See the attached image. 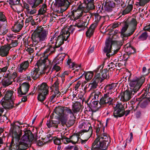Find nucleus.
<instances>
[{
  "mask_svg": "<svg viewBox=\"0 0 150 150\" xmlns=\"http://www.w3.org/2000/svg\"><path fill=\"white\" fill-rule=\"evenodd\" d=\"M24 134L19 141L22 135V132L19 134L14 130L12 132V139L10 146L11 150H25L28 147L30 142H31L34 137L30 130H23Z\"/></svg>",
  "mask_w": 150,
  "mask_h": 150,
  "instance_id": "obj_1",
  "label": "nucleus"
},
{
  "mask_svg": "<svg viewBox=\"0 0 150 150\" xmlns=\"http://www.w3.org/2000/svg\"><path fill=\"white\" fill-rule=\"evenodd\" d=\"M48 30L44 28L42 26L37 27L32 34L31 39L32 40L33 47L37 52L40 51L42 47L39 46L40 43H42L47 38Z\"/></svg>",
  "mask_w": 150,
  "mask_h": 150,
  "instance_id": "obj_2",
  "label": "nucleus"
},
{
  "mask_svg": "<svg viewBox=\"0 0 150 150\" xmlns=\"http://www.w3.org/2000/svg\"><path fill=\"white\" fill-rule=\"evenodd\" d=\"M110 138L104 134L98 136L92 144L93 148H97L102 150H107L110 142Z\"/></svg>",
  "mask_w": 150,
  "mask_h": 150,
  "instance_id": "obj_3",
  "label": "nucleus"
},
{
  "mask_svg": "<svg viewBox=\"0 0 150 150\" xmlns=\"http://www.w3.org/2000/svg\"><path fill=\"white\" fill-rule=\"evenodd\" d=\"M62 34L58 35L56 33L52 36H50V39L49 42V44H54L56 47H59L64 43V41L67 40L69 36V33L67 31H64V32L62 31Z\"/></svg>",
  "mask_w": 150,
  "mask_h": 150,
  "instance_id": "obj_4",
  "label": "nucleus"
},
{
  "mask_svg": "<svg viewBox=\"0 0 150 150\" xmlns=\"http://www.w3.org/2000/svg\"><path fill=\"white\" fill-rule=\"evenodd\" d=\"M137 22L133 18L128 23H125L122 28L121 33L123 37H127L132 35L137 28Z\"/></svg>",
  "mask_w": 150,
  "mask_h": 150,
  "instance_id": "obj_5",
  "label": "nucleus"
},
{
  "mask_svg": "<svg viewBox=\"0 0 150 150\" xmlns=\"http://www.w3.org/2000/svg\"><path fill=\"white\" fill-rule=\"evenodd\" d=\"M42 2V0H29L28 3H24L23 7L25 9L26 14L33 15L36 13V8Z\"/></svg>",
  "mask_w": 150,
  "mask_h": 150,
  "instance_id": "obj_6",
  "label": "nucleus"
},
{
  "mask_svg": "<svg viewBox=\"0 0 150 150\" xmlns=\"http://www.w3.org/2000/svg\"><path fill=\"white\" fill-rule=\"evenodd\" d=\"M129 85L131 90L135 93L139 91L145 81V78L142 76L138 78L135 76L132 79L129 77Z\"/></svg>",
  "mask_w": 150,
  "mask_h": 150,
  "instance_id": "obj_7",
  "label": "nucleus"
},
{
  "mask_svg": "<svg viewBox=\"0 0 150 150\" xmlns=\"http://www.w3.org/2000/svg\"><path fill=\"white\" fill-rule=\"evenodd\" d=\"M4 79L2 81L1 85L4 87H6L11 85L13 81H15V79L17 76V74L16 72L12 73L8 70L4 74Z\"/></svg>",
  "mask_w": 150,
  "mask_h": 150,
  "instance_id": "obj_8",
  "label": "nucleus"
},
{
  "mask_svg": "<svg viewBox=\"0 0 150 150\" xmlns=\"http://www.w3.org/2000/svg\"><path fill=\"white\" fill-rule=\"evenodd\" d=\"M49 47L44 52L43 57H42L38 61V64L39 65H41L42 64L45 63L47 62L48 61L47 59L48 55L54 52L55 51V48L58 47H56V45L54 44H50L48 43Z\"/></svg>",
  "mask_w": 150,
  "mask_h": 150,
  "instance_id": "obj_9",
  "label": "nucleus"
},
{
  "mask_svg": "<svg viewBox=\"0 0 150 150\" xmlns=\"http://www.w3.org/2000/svg\"><path fill=\"white\" fill-rule=\"evenodd\" d=\"M115 42V41L110 39L107 40L105 41V46L103 48V51L104 53L106 54V56L108 57H110L114 53H116L119 50L118 49L115 51L114 50L113 52H112V46Z\"/></svg>",
  "mask_w": 150,
  "mask_h": 150,
  "instance_id": "obj_10",
  "label": "nucleus"
},
{
  "mask_svg": "<svg viewBox=\"0 0 150 150\" xmlns=\"http://www.w3.org/2000/svg\"><path fill=\"white\" fill-rule=\"evenodd\" d=\"M125 108L124 106L122 104L118 103L117 104L114 109L113 116L116 118L120 117L124 115L127 116L130 112V110L125 111Z\"/></svg>",
  "mask_w": 150,
  "mask_h": 150,
  "instance_id": "obj_11",
  "label": "nucleus"
},
{
  "mask_svg": "<svg viewBox=\"0 0 150 150\" xmlns=\"http://www.w3.org/2000/svg\"><path fill=\"white\" fill-rule=\"evenodd\" d=\"M113 93L112 91L107 92L105 93L103 96L100 98L99 104L102 107H104L107 104L110 105L112 104L113 99L111 97L112 94Z\"/></svg>",
  "mask_w": 150,
  "mask_h": 150,
  "instance_id": "obj_12",
  "label": "nucleus"
},
{
  "mask_svg": "<svg viewBox=\"0 0 150 150\" xmlns=\"http://www.w3.org/2000/svg\"><path fill=\"white\" fill-rule=\"evenodd\" d=\"M99 68H98L97 69H96L95 71L96 73L95 76V80L93 79L91 83L89 84L88 88L90 90L94 89L97 88L98 86V83L100 81L101 82V78L100 77V73H97L98 71V70L99 69Z\"/></svg>",
  "mask_w": 150,
  "mask_h": 150,
  "instance_id": "obj_13",
  "label": "nucleus"
},
{
  "mask_svg": "<svg viewBox=\"0 0 150 150\" xmlns=\"http://www.w3.org/2000/svg\"><path fill=\"white\" fill-rule=\"evenodd\" d=\"M1 104L2 107L5 109H11L16 106H17L19 105L20 103H14V101L6 99H2L1 101Z\"/></svg>",
  "mask_w": 150,
  "mask_h": 150,
  "instance_id": "obj_14",
  "label": "nucleus"
},
{
  "mask_svg": "<svg viewBox=\"0 0 150 150\" xmlns=\"http://www.w3.org/2000/svg\"><path fill=\"white\" fill-rule=\"evenodd\" d=\"M79 127L82 129V130L80 132V134L81 135L82 134V133L85 132H88V138H89L91 135L92 131V127L90 126L89 124H86L85 123H82L79 125Z\"/></svg>",
  "mask_w": 150,
  "mask_h": 150,
  "instance_id": "obj_15",
  "label": "nucleus"
},
{
  "mask_svg": "<svg viewBox=\"0 0 150 150\" xmlns=\"http://www.w3.org/2000/svg\"><path fill=\"white\" fill-rule=\"evenodd\" d=\"M29 85L27 83H23L18 89V96H22L23 95L26 94L29 90Z\"/></svg>",
  "mask_w": 150,
  "mask_h": 150,
  "instance_id": "obj_16",
  "label": "nucleus"
},
{
  "mask_svg": "<svg viewBox=\"0 0 150 150\" xmlns=\"http://www.w3.org/2000/svg\"><path fill=\"white\" fill-rule=\"evenodd\" d=\"M71 16L74 19V20H77L81 16H83L84 14L86 13L84 12L77 8L76 9L74 8L73 7L72 9Z\"/></svg>",
  "mask_w": 150,
  "mask_h": 150,
  "instance_id": "obj_17",
  "label": "nucleus"
},
{
  "mask_svg": "<svg viewBox=\"0 0 150 150\" xmlns=\"http://www.w3.org/2000/svg\"><path fill=\"white\" fill-rule=\"evenodd\" d=\"M45 64H42L41 65H39L38 64V62L37 63V68H34L31 72L30 76L34 80H35L39 77L40 73L39 72L40 71V66L43 65V67L45 66Z\"/></svg>",
  "mask_w": 150,
  "mask_h": 150,
  "instance_id": "obj_18",
  "label": "nucleus"
},
{
  "mask_svg": "<svg viewBox=\"0 0 150 150\" xmlns=\"http://www.w3.org/2000/svg\"><path fill=\"white\" fill-rule=\"evenodd\" d=\"M135 93L131 90L126 91L123 92L121 98V100L124 101H127L129 100L132 97L133 95Z\"/></svg>",
  "mask_w": 150,
  "mask_h": 150,
  "instance_id": "obj_19",
  "label": "nucleus"
},
{
  "mask_svg": "<svg viewBox=\"0 0 150 150\" xmlns=\"http://www.w3.org/2000/svg\"><path fill=\"white\" fill-rule=\"evenodd\" d=\"M145 96L142 94L140 98H137L139 106L142 108H145L147 105L148 102H149L148 100L145 98Z\"/></svg>",
  "mask_w": 150,
  "mask_h": 150,
  "instance_id": "obj_20",
  "label": "nucleus"
},
{
  "mask_svg": "<svg viewBox=\"0 0 150 150\" xmlns=\"http://www.w3.org/2000/svg\"><path fill=\"white\" fill-rule=\"evenodd\" d=\"M115 6V3L113 1L106 2L104 6V12H112Z\"/></svg>",
  "mask_w": 150,
  "mask_h": 150,
  "instance_id": "obj_21",
  "label": "nucleus"
},
{
  "mask_svg": "<svg viewBox=\"0 0 150 150\" xmlns=\"http://www.w3.org/2000/svg\"><path fill=\"white\" fill-rule=\"evenodd\" d=\"M11 47L8 45H4L0 48V56L6 57L9 53Z\"/></svg>",
  "mask_w": 150,
  "mask_h": 150,
  "instance_id": "obj_22",
  "label": "nucleus"
},
{
  "mask_svg": "<svg viewBox=\"0 0 150 150\" xmlns=\"http://www.w3.org/2000/svg\"><path fill=\"white\" fill-rule=\"evenodd\" d=\"M56 3L57 5L59 6H62L63 10H66L70 5V2L66 0H56Z\"/></svg>",
  "mask_w": 150,
  "mask_h": 150,
  "instance_id": "obj_23",
  "label": "nucleus"
},
{
  "mask_svg": "<svg viewBox=\"0 0 150 150\" xmlns=\"http://www.w3.org/2000/svg\"><path fill=\"white\" fill-rule=\"evenodd\" d=\"M39 93L48 94V87L47 84L45 83H43L40 86H38Z\"/></svg>",
  "mask_w": 150,
  "mask_h": 150,
  "instance_id": "obj_24",
  "label": "nucleus"
},
{
  "mask_svg": "<svg viewBox=\"0 0 150 150\" xmlns=\"http://www.w3.org/2000/svg\"><path fill=\"white\" fill-rule=\"evenodd\" d=\"M102 67L101 69L100 70V72L101 73V77H100L101 78V81L102 80V78L103 79H108L109 78V73L108 71V70L106 69H102L103 68V66H99L97 69H97L98 68H99V69L98 70V71H99V70L100 69V68L101 67ZM98 71L97 73H98Z\"/></svg>",
  "mask_w": 150,
  "mask_h": 150,
  "instance_id": "obj_25",
  "label": "nucleus"
},
{
  "mask_svg": "<svg viewBox=\"0 0 150 150\" xmlns=\"http://www.w3.org/2000/svg\"><path fill=\"white\" fill-rule=\"evenodd\" d=\"M29 65L28 61H24L21 62L18 67V70L20 72H22L27 69Z\"/></svg>",
  "mask_w": 150,
  "mask_h": 150,
  "instance_id": "obj_26",
  "label": "nucleus"
},
{
  "mask_svg": "<svg viewBox=\"0 0 150 150\" xmlns=\"http://www.w3.org/2000/svg\"><path fill=\"white\" fill-rule=\"evenodd\" d=\"M65 54H60L57 56L54 59L53 62L56 64H62V61L65 56Z\"/></svg>",
  "mask_w": 150,
  "mask_h": 150,
  "instance_id": "obj_27",
  "label": "nucleus"
},
{
  "mask_svg": "<svg viewBox=\"0 0 150 150\" xmlns=\"http://www.w3.org/2000/svg\"><path fill=\"white\" fill-rule=\"evenodd\" d=\"M24 20L21 19H19L14 25V28L15 29L16 32L19 31L23 25Z\"/></svg>",
  "mask_w": 150,
  "mask_h": 150,
  "instance_id": "obj_28",
  "label": "nucleus"
},
{
  "mask_svg": "<svg viewBox=\"0 0 150 150\" xmlns=\"http://www.w3.org/2000/svg\"><path fill=\"white\" fill-rule=\"evenodd\" d=\"M97 26L96 23L92 24L90 26L89 28L86 31V34L87 37H90L93 35L95 28Z\"/></svg>",
  "mask_w": 150,
  "mask_h": 150,
  "instance_id": "obj_29",
  "label": "nucleus"
},
{
  "mask_svg": "<svg viewBox=\"0 0 150 150\" xmlns=\"http://www.w3.org/2000/svg\"><path fill=\"white\" fill-rule=\"evenodd\" d=\"M13 92L11 90L7 91L3 99L14 101L15 100L13 95Z\"/></svg>",
  "mask_w": 150,
  "mask_h": 150,
  "instance_id": "obj_30",
  "label": "nucleus"
},
{
  "mask_svg": "<svg viewBox=\"0 0 150 150\" xmlns=\"http://www.w3.org/2000/svg\"><path fill=\"white\" fill-rule=\"evenodd\" d=\"M79 2L80 4L77 8L86 13L87 12L85 11V10L87 9V4L85 0H79Z\"/></svg>",
  "mask_w": 150,
  "mask_h": 150,
  "instance_id": "obj_31",
  "label": "nucleus"
},
{
  "mask_svg": "<svg viewBox=\"0 0 150 150\" xmlns=\"http://www.w3.org/2000/svg\"><path fill=\"white\" fill-rule=\"evenodd\" d=\"M70 115V117H74V112L70 109L67 107L64 108L63 116L68 118L69 115Z\"/></svg>",
  "mask_w": 150,
  "mask_h": 150,
  "instance_id": "obj_32",
  "label": "nucleus"
},
{
  "mask_svg": "<svg viewBox=\"0 0 150 150\" xmlns=\"http://www.w3.org/2000/svg\"><path fill=\"white\" fill-rule=\"evenodd\" d=\"M81 107V104L79 102H76L74 103L72 108V110L74 113L79 112Z\"/></svg>",
  "mask_w": 150,
  "mask_h": 150,
  "instance_id": "obj_33",
  "label": "nucleus"
},
{
  "mask_svg": "<svg viewBox=\"0 0 150 150\" xmlns=\"http://www.w3.org/2000/svg\"><path fill=\"white\" fill-rule=\"evenodd\" d=\"M23 122H20L19 121H16L14 122L13 128L12 129H11L10 132L12 134V132L13 130L16 132L18 133V134H19L21 132H22V130H20V132H18V133L16 131L15 128H16V127H18L19 129H21L22 128V126H19V125H23Z\"/></svg>",
  "mask_w": 150,
  "mask_h": 150,
  "instance_id": "obj_34",
  "label": "nucleus"
},
{
  "mask_svg": "<svg viewBox=\"0 0 150 150\" xmlns=\"http://www.w3.org/2000/svg\"><path fill=\"white\" fill-rule=\"evenodd\" d=\"M87 23L85 21L83 22L81 20H78L77 21L75 24V26H77L78 28H83L84 29L85 27L86 26Z\"/></svg>",
  "mask_w": 150,
  "mask_h": 150,
  "instance_id": "obj_35",
  "label": "nucleus"
},
{
  "mask_svg": "<svg viewBox=\"0 0 150 150\" xmlns=\"http://www.w3.org/2000/svg\"><path fill=\"white\" fill-rule=\"evenodd\" d=\"M64 108L58 107L55 109V113L60 117L63 116Z\"/></svg>",
  "mask_w": 150,
  "mask_h": 150,
  "instance_id": "obj_36",
  "label": "nucleus"
},
{
  "mask_svg": "<svg viewBox=\"0 0 150 150\" xmlns=\"http://www.w3.org/2000/svg\"><path fill=\"white\" fill-rule=\"evenodd\" d=\"M81 134L79 133V135L74 134L71 136V143L73 144H75L78 141L79 138V136Z\"/></svg>",
  "mask_w": 150,
  "mask_h": 150,
  "instance_id": "obj_37",
  "label": "nucleus"
},
{
  "mask_svg": "<svg viewBox=\"0 0 150 150\" xmlns=\"http://www.w3.org/2000/svg\"><path fill=\"white\" fill-rule=\"evenodd\" d=\"M95 8L94 5L93 4V1H88L87 4V9L85 10V11L88 13L90 10L93 9Z\"/></svg>",
  "mask_w": 150,
  "mask_h": 150,
  "instance_id": "obj_38",
  "label": "nucleus"
},
{
  "mask_svg": "<svg viewBox=\"0 0 150 150\" xmlns=\"http://www.w3.org/2000/svg\"><path fill=\"white\" fill-rule=\"evenodd\" d=\"M129 5H128L126 8L122 11V14L125 15L129 13L132 10L133 6L132 5V2L130 3Z\"/></svg>",
  "mask_w": 150,
  "mask_h": 150,
  "instance_id": "obj_39",
  "label": "nucleus"
},
{
  "mask_svg": "<svg viewBox=\"0 0 150 150\" xmlns=\"http://www.w3.org/2000/svg\"><path fill=\"white\" fill-rule=\"evenodd\" d=\"M125 50L128 55L133 54L135 52V49L131 46L127 47L125 48Z\"/></svg>",
  "mask_w": 150,
  "mask_h": 150,
  "instance_id": "obj_40",
  "label": "nucleus"
},
{
  "mask_svg": "<svg viewBox=\"0 0 150 150\" xmlns=\"http://www.w3.org/2000/svg\"><path fill=\"white\" fill-rule=\"evenodd\" d=\"M148 37V33L146 31L142 32L141 35L138 37V38L141 40H146Z\"/></svg>",
  "mask_w": 150,
  "mask_h": 150,
  "instance_id": "obj_41",
  "label": "nucleus"
},
{
  "mask_svg": "<svg viewBox=\"0 0 150 150\" xmlns=\"http://www.w3.org/2000/svg\"><path fill=\"white\" fill-rule=\"evenodd\" d=\"M90 106L91 108L96 110L98 109L100 107V106H98V101H96L92 102L90 104Z\"/></svg>",
  "mask_w": 150,
  "mask_h": 150,
  "instance_id": "obj_42",
  "label": "nucleus"
},
{
  "mask_svg": "<svg viewBox=\"0 0 150 150\" xmlns=\"http://www.w3.org/2000/svg\"><path fill=\"white\" fill-rule=\"evenodd\" d=\"M67 117L62 116L61 117L60 122L61 124L63 126H67V122L68 119Z\"/></svg>",
  "mask_w": 150,
  "mask_h": 150,
  "instance_id": "obj_43",
  "label": "nucleus"
},
{
  "mask_svg": "<svg viewBox=\"0 0 150 150\" xmlns=\"http://www.w3.org/2000/svg\"><path fill=\"white\" fill-rule=\"evenodd\" d=\"M47 7L46 5L43 4L39 10V13L40 14H42L45 13L47 10Z\"/></svg>",
  "mask_w": 150,
  "mask_h": 150,
  "instance_id": "obj_44",
  "label": "nucleus"
},
{
  "mask_svg": "<svg viewBox=\"0 0 150 150\" xmlns=\"http://www.w3.org/2000/svg\"><path fill=\"white\" fill-rule=\"evenodd\" d=\"M93 76V74L91 72H88L85 75V77L86 79L88 81L91 79Z\"/></svg>",
  "mask_w": 150,
  "mask_h": 150,
  "instance_id": "obj_45",
  "label": "nucleus"
},
{
  "mask_svg": "<svg viewBox=\"0 0 150 150\" xmlns=\"http://www.w3.org/2000/svg\"><path fill=\"white\" fill-rule=\"evenodd\" d=\"M47 94H45V93H39V94L38 96V99L40 101L42 102L46 98V96Z\"/></svg>",
  "mask_w": 150,
  "mask_h": 150,
  "instance_id": "obj_46",
  "label": "nucleus"
},
{
  "mask_svg": "<svg viewBox=\"0 0 150 150\" xmlns=\"http://www.w3.org/2000/svg\"><path fill=\"white\" fill-rule=\"evenodd\" d=\"M113 84H111L109 85H106L104 88V89L105 91V92H109L110 91H112V92H113L112 91L113 88Z\"/></svg>",
  "mask_w": 150,
  "mask_h": 150,
  "instance_id": "obj_47",
  "label": "nucleus"
},
{
  "mask_svg": "<svg viewBox=\"0 0 150 150\" xmlns=\"http://www.w3.org/2000/svg\"><path fill=\"white\" fill-rule=\"evenodd\" d=\"M59 93V91L57 90H56L54 92V93L50 97V100L51 102H53L55 100L54 99L55 98Z\"/></svg>",
  "mask_w": 150,
  "mask_h": 150,
  "instance_id": "obj_48",
  "label": "nucleus"
},
{
  "mask_svg": "<svg viewBox=\"0 0 150 150\" xmlns=\"http://www.w3.org/2000/svg\"><path fill=\"white\" fill-rule=\"evenodd\" d=\"M76 26L75 25L74 26L71 25L70 27L67 29V30H62V31L64 32V31H67L68 33H69V35H70V33H72L75 30V27Z\"/></svg>",
  "mask_w": 150,
  "mask_h": 150,
  "instance_id": "obj_49",
  "label": "nucleus"
},
{
  "mask_svg": "<svg viewBox=\"0 0 150 150\" xmlns=\"http://www.w3.org/2000/svg\"><path fill=\"white\" fill-rule=\"evenodd\" d=\"M101 93L98 91H96L92 93V95L94 96V98L95 99H98V97L100 95L101 96Z\"/></svg>",
  "mask_w": 150,
  "mask_h": 150,
  "instance_id": "obj_50",
  "label": "nucleus"
},
{
  "mask_svg": "<svg viewBox=\"0 0 150 150\" xmlns=\"http://www.w3.org/2000/svg\"><path fill=\"white\" fill-rule=\"evenodd\" d=\"M60 123L59 120H52V127H53L56 128H57L58 127V125Z\"/></svg>",
  "mask_w": 150,
  "mask_h": 150,
  "instance_id": "obj_51",
  "label": "nucleus"
},
{
  "mask_svg": "<svg viewBox=\"0 0 150 150\" xmlns=\"http://www.w3.org/2000/svg\"><path fill=\"white\" fill-rule=\"evenodd\" d=\"M18 44V42L16 40H12L10 44H8L7 45H8L9 47H10L11 49L12 47H14L16 46Z\"/></svg>",
  "mask_w": 150,
  "mask_h": 150,
  "instance_id": "obj_52",
  "label": "nucleus"
},
{
  "mask_svg": "<svg viewBox=\"0 0 150 150\" xmlns=\"http://www.w3.org/2000/svg\"><path fill=\"white\" fill-rule=\"evenodd\" d=\"M71 59L69 58L67 62V64L69 65L70 67L71 66L72 68L74 67H75L76 68H77V65L74 63H71Z\"/></svg>",
  "mask_w": 150,
  "mask_h": 150,
  "instance_id": "obj_53",
  "label": "nucleus"
},
{
  "mask_svg": "<svg viewBox=\"0 0 150 150\" xmlns=\"http://www.w3.org/2000/svg\"><path fill=\"white\" fill-rule=\"evenodd\" d=\"M6 20V18L3 12H0V22H4Z\"/></svg>",
  "mask_w": 150,
  "mask_h": 150,
  "instance_id": "obj_54",
  "label": "nucleus"
},
{
  "mask_svg": "<svg viewBox=\"0 0 150 150\" xmlns=\"http://www.w3.org/2000/svg\"><path fill=\"white\" fill-rule=\"evenodd\" d=\"M147 2V0H140L139 2L137 3V5L143 6H144Z\"/></svg>",
  "mask_w": 150,
  "mask_h": 150,
  "instance_id": "obj_55",
  "label": "nucleus"
},
{
  "mask_svg": "<svg viewBox=\"0 0 150 150\" xmlns=\"http://www.w3.org/2000/svg\"><path fill=\"white\" fill-rule=\"evenodd\" d=\"M54 143L56 145H59L61 144L60 139L57 138H55L53 139Z\"/></svg>",
  "mask_w": 150,
  "mask_h": 150,
  "instance_id": "obj_56",
  "label": "nucleus"
},
{
  "mask_svg": "<svg viewBox=\"0 0 150 150\" xmlns=\"http://www.w3.org/2000/svg\"><path fill=\"white\" fill-rule=\"evenodd\" d=\"M9 1L11 4L15 5L19 4L20 0H9Z\"/></svg>",
  "mask_w": 150,
  "mask_h": 150,
  "instance_id": "obj_57",
  "label": "nucleus"
},
{
  "mask_svg": "<svg viewBox=\"0 0 150 150\" xmlns=\"http://www.w3.org/2000/svg\"><path fill=\"white\" fill-rule=\"evenodd\" d=\"M117 2V3L118 6L117 7L119 6L120 7H121L123 8L125 7L126 5V4L125 3L122 1L120 0V2Z\"/></svg>",
  "mask_w": 150,
  "mask_h": 150,
  "instance_id": "obj_58",
  "label": "nucleus"
},
{
  "mask_svg": "<svg viewBox=\"0 0 150 150\" xmlns=\"http://www.w3.org/2000/svg\"><path fill=\"white\" fill-rule=\"evenodd\" d=\"M59 81L57 80L53 85V86L55 88L56 91H58L59 85Z\"/></svg>",
  "mask_w": 150,
  "mask_h": 150,
  "instance_id": "obj_59",
  "label": "nucleus"
},
{
  "mask_svg": "<svg viewBox=\"0 0 150 150\" xmlns=\"http://www.w3.org/2000/svg\"><path fill=\"white\" fill-rule=\"evenodd\" d=\"M33 16H30L28 18H26L25 20V25H28V23H30L31 20H32V18Z\"/></svg>",
  "mask_w": 150,
  "mask_h": 150,
  "instance_id": "obj_60",
  "label": "nucleus"
},
{
  "mask_svg": "<svg viewBox=\"0 0 150 150\" xmlns=\"http://www.w3.org/2000/svg\"><path fill=\"white\" fill-rule=\"evenodd\" d=\"M74 122V120H69L67 123V127H69L72 126Z\"/></svg>",
  "mask_w": 150,
  "mask_h": 150,
  "instance_id": "obj_61",
  "label": "nucleus"
},
{
  "mask_svg": "<svg viewBox=\"0 0 150 150\" xmlns=\"http://www.w3.org/2000/svg\"><path fill=\"white\" fill-rule=\"evenodd\" d=\"M26 51L28 52L29 53L31 54L32 53L34 50V48H31V47H28L26 50Z\"/></svg>",
  "mask_w": 150,
  "mask_h": 150,
  "instance_id": "obj_62",
  "label": "nucleus"
},
{
  "mask_svg": "<svg viewBox=\"0 0 150 150\" xmlns=\"http://www.w3.org/2000/svg\"><path fill=\"white\" fill-rule=\"evenodd\" d=\"M8 69V67L6 66L3 67L2 68H0V71L1 72H7V70Z\"/></svg>",
  "mask_w": 150,
  "mask_h": 150,
  "instance_id": "obj_63",
  "label": "nucleus"
},
{
  "mask_svg": "<svg viewBox=\"0 0 150 150\" xmlns=\"http://www.w3.org/2000/svg\"><path fill=\"white\" fill-rule=\"evenodd\" d=\"M51 68L49 67H47L45 68L44 70V72L46 73L47 74H48L50 72Z\"/></svg>",
  "mask_w": 150,
  "mask_h": 150,
  "instance_id": "obj_64",
  "label": "nucleus"
}]
</instances>
